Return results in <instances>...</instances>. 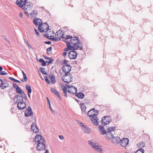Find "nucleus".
<instances>
[{
	"mask_svg": "<svg viewBox=\"0 0 153 153\" xmlns=\"http://www.w3.org/2000/svg\"><path fill=\"white\" fill-rule=\"evenodd\" d=\"M34 30H35V32H36V33L37 36L38 37L39 36V33L38 32L37 30L35 28L34 29Z\"/></svg>",
	"mask_w": 153,
	"mask_h": 153,
	"instance_id": "nucleus-48",
	"label": "nucleus"
},
{
	"mask_svg": "<svg viewBox=\"0 0 153 153\" xmlns=\"http://www.w3.org/2000/svg\"><path fill=\"white\" fill-rule=\"evenodd\" d=\"M52 48L51 47H49L46 50L47 53L49 55H50L51 54V50Z\"/></svg>",
	"mask_w": 153,
	"mask_h": 153,
	"instance_id": "nucleus-35",
	"label": "nucleus"
},
{
	"mask_svg": "<svg viewBox=\"0 0 153 153\" xmlns=\"http://www.w3.org/2000/svg\"><path fill=\"white\" fill-rule=\"evenodd\" d=\"M43 57L44 58L46 59H50V58L47 57V56L43 55Z\"/></svg>",
	"mask_w": 153,
	"mask_h": 153,
	"instance_id": "nucleus-61",
	"label": "nucleus"
},
{
	"mask_svg": "<svg viewBox=\"0 0 153 153\" xmlns=\"http://www.w3.org/2000/svg\"><path fill=\"white\" fill-rule=\"evenodd\" d=\"M129 142V139L127 138H123L120 140V145L123 147H126L128 144Z\"/></svg>",
	"mask_w": 153,
	"mask_h": 153,
	"instance_id": "nucleus-6",
	"label": "nucleus"
},
{
	"mask_svg": "<svg viewBox=\"0 0 153 153\" xmlns=\"http://www.w3.org/2000/svg\"><path fill=\"white\" fill-rule=\"evenodd\" d=\"M20 1L23 3L25 5L27 3L26 0H20Z\"/></svg>",
	"mask_w": 153,
	"mask_h": 153,
	"instance_id": "nucleus-47",
	"label": "nucleus"
},
{
	"mask_svg": "<svg viewBox=\"0 0 153 153\" xmlns=\"http://www.w3.org/2000/svg\"><path fill=\"white\" fill-rule=\"evenodd\" d=\"M50 39L51 40L53 41L56 42H57L58 41L60 40V39H59L58 38V37H57V38H55V37H53V38H50Z\"/></svg>",
	"mask_w": 153,
	"mask_h": 153,
	"instance_id": "nucleus-42",
	"label": "nucleus"
},
{
	"mask_svg": "<svg viewBox=\"0 0 153 153\" xmlns=\"http://www.w3.org/2000/svg\"><path fill=\"white\" fill-rule=\"evenodd\" d=\"M16 4L19 7H20L21 8H22V9H24V5H25V4H24L23 3H22V2H20L18 0H17L16 2Z\"/></svg>",
	"mask_w": 153,
	"mask_h": 153,
	"instance_id": "nucleus-27",
	"label": "nucleus"
},
{
	"mask_svg": "<svg viewBox=\"0 0 153 153\" xmlns=\"http://www.w3.org/2000/svg\"><path fill=\"white\" fill-rule=\"evenodd\" d=\"M25 39V43L27 44V45L30 48H32L31 46L29 44L28 41H26L25 39Z\"/></svg>",
	"mask_w": 153,
	"mask_h": 153,
	"instance_id": "nucleus-46",
	"label": "nucleus"
},
{
	"mask_svg": "<svg viewBox=\"0 0 153 153\" xmlns=\"http://www.w3.org/2000/svg\"><path fill=\"white\" fill-rule=\"evenodd\" d=\"M45 44L49 45V44H51V42L50 41H47V42H45Z\"/></svg>",
	"mask_w": 153,
	"mask_h": 153,
	"instance_id": "nucleus-64",
	"label": "nucleus"
},
{
	"mask_svg": "<svg viewBox=\"0 0 153 153\" xmlns=\"http://www.w3.org/2000/svg\"><path fill=\"white\" fill-rule=\"evenodd\" d=\"M8 74L4 71H1L0 72V75H5Z\"/></svg>",
	"mask_w": 153,
	"mask_h": 153,
	"instance_id": "nucleus-41",
	"label": "nucleus"
},
{
	"mask_svg": "<svg viewBox=\"0 0 153 153\" xmlns=\"http://www.w3.org/2000/svg\"><path fill=\"white\" fill-rule=\"evenodd\" d=\"M51 91L52 92L54 93L55 94L57 95L58 97L60 99H61V97L59 95V92L57 90L53 88H51Z\"/></svg>",
	"mask_w": 153,
	"mask_h": 153,
	"instance_id": "nucleus-21",
	"label": "nucleus"
},
{
	"mask_svg": "<svg viewBox=\"0 0 153 153\" xmlns=\"http://www.w3.org/2000/svg\"><path fill=\"white\" fill-rule=\"evenodd\" d=\"M3 84V81L1 79H0V87L1 88L2 85Z\"/></svg>",
	"mask_w": 153,
	"mask_h": 153,
	"instance_id": "nucleus-58",
	"label": "nucleus"
},
{
	"mask_svg": "<svg viewBox=\"0 0 153 153\" xmlns=\"http://www.w3.org/2000/svg\"><path fill=\"white\" fill-rule=\"evenodd\" d=\"M76 95L77 97L80 99H82L84 97V94L81 92L77 93Z\"/></svg>",
	"mask_w": 153,
	"mask_h": 153,
	"instance_id": "nucleus-29",
	"label": "nucleus"
},
{
	"mask_svg": "<svg viewBox=\"0 0 153 153\" xmlns=\"http://www.w3.org/2000/svg\"><path fill=\"white\" fill-rule=\"evenodd\" d=\"M69 50H76L78 48V46H72L70 45L68 46Z\"/></svg>",
	"mask_w": 153,
	"mask_h": 153,
	"instance_id": "nucleus-26",
	"label": "nucleus"
},
{
	"mask_svg": "<svg viewBox=\"0 0 153 153\" xmlns=\"http://www.w3.org/2000/svg\"><path fill=\"white\" fill-rule=\"evenodd\" d=\"M68 55L70 59H75L77 57V53L75 51H72L69 53Z\"/></svg>",
	"mask_w": 153,
	"mask_h": 153,
	"instance_id": "nucleus-11",
	"label": "nucleus"
},
{
	"mask_svg": "<svg viewBox=\"0 0 153 153\" xmlns=\"http://www.w3.org/2000/svg\"><path fill=\"white\" fill-rule=\"evenodd\" d=\"M33 114L32 109L30 106H29L25 112V115L26 117L31 116Z\"/></svg>",
	"mask_w": 153,
	"mask_h": 153,
	"instance_id": "nucleus-12",
	"label": "nucleus"
},
{
	"mask_svg": "<svg viewBox=\"0 0 153 153\" xmlns=\"http://www.w3.org/2000/svg\"><path fill=\"white\" fill-rule=\"evenodd\" d=\"M21 96L22 97V99L24 98V99L26 100L27 99V97L26 96V94H25L24 92L22 94H21Z\"/></svg>",
	"mask_w": 153,
	"mask_h": 153,
	"instance_id": "nucleus-44",
	"label": "nucleus"
},
{
	"mask_svg": "<svg viewBox=\"0 0 153 153\" xmlns=\"http://www.w3.org/2000/svg\"><path fill=\"white\" fill-rule=\"evenodd\" d=\"M47 100L49 104V106L51 105V104H50V102L49 100L48 97H47Z\"/></svg>",
	"mask_w": 153,
	"mask_h": 153,
	"instance_id": "nucleus-63",
	"label": "nucleus"
},
{
	"mask_svg": "<svg viewBox=\"0 0 153 153\" xmlns=\"http://www.w3.org/2000/svg\"><path fill=\"white\" fill-rule=\"evenodd\" d=\"M26 106V105L24 102H18L17 103V107L19 110H22L25 108Z\"/></svg>",
	"mask_w": 153,
	"mask_h": 153,
	"instance_id": "nucleus-13",
	"label": "nucleus"
},
{
	"mask_svg": "<svg viewBox=\"0 0 153 153\" xmlns=\"http://www.w3.org/2000/svg\"><path fill=\"white\" fill-rule=\"evenodd\" d=\"M81 107L82 111L83 112H85L86 111V107L84 103L81 104Z\"/></svg>",
	"mask_w": 153,
	"mask_h": 153,
	"instance_id": "nucleus-28",
	"label": "nucleus"
},
{
	"mask_svg": "<svg viewBox=\"0 0 153 153\" xmlns=\"http://www.w3.org/2000/svg\"><path fill=\"white\" fill-rule=\"evenodd\" d=\"M78 124L80 126L82 127H83L84 126V125L82 123L79 122L78 123Z\"/></svg>",
	"mask_w": 153,
	"mask_h": 153,
	"instance_id": "nucleus-59",
	"label": "nucleus"
},
{
	"mask_svg": "<svg viewBox=\"0 0 153 153\" xmlns=\"http://www.w3.org/2000/svg\"><path fill=\"white\" fill-rule=\"evenodd\" d=\"M88 144L92 147L95 149L96 150H98V151L100 152L101 151V148H98L100 146H98L97 143H94V142H93L92 140H90L88 141Z\"/></svg>",
	"mask_w": 153,
	"mask_h": 153,
	"instance_id": "nucleus-5",
	"label": "nucleus"
},
{
	"mask_svg": "<svg viewBox=\"0 0 153 153\" xmlns=\"http://www.w3.org/2000/svg\"><path fill=\"white\" fill-rule=\"evenodd\" d=\"M26 88L27 90V92L29 93H31L32 92V89L31 87L29 85H26Z\"/></svg>",
	"mask_w": 153,
	"mask_h": 153,
	"instance_id": "nucleus-33",
	"label": "nucleus"
},
{
	"mask_svg": "<svg viewBox=\"0 0 153 153\" xmlns=\"http://www.w3.org/2000/svg\"><path fill=\"white\" fill-rule=\"evenodd\" d=\"M71 44L74 46H78V48H79L80 50H82L83 49L82 47H80V44L79 41L77 37H74L71 39Z\"/></svg>",
	"mask_w": 153,
	"mask_h": 153,
	"instance_id": "nucleus-2",
	"label": "nucleus"
},
{
	"mask_svg": "<svg viewBox=\"0 0 153 153\" xmlns=\"http://www.w3.org/2000/svg\"><path fill=\"white\" fill-rule=\"evenodd\" d=\"M145 145V143L143 142L140 143L138 144V146L140 149H142V148L144 147Z\"/></svg>",
	"mask_w": 153,
	"mask_h": 153,
	"instance_id": "nucleus-32",
	"label": "nucleus"
},
{
	"mask_svg": "<svg viewBox=\"0 0 153 153\" xmlns=\"http://www.w3.org/2000/svg\"><path fill=\"white\" fill-rule=\"evenodd\" d=\"M111 121V117L109 116H107L102 118L101 123L102 125H105L108 124Z\"/></svg>",
	"mask_w": 153,
	"mask_h": 153,
	"instance_id": "nucleus-4",
	"label": "nucleus"
},
{
	"mask_svg": "<svg viewBox=\"0 0 153 153\" xmlns=\"http://www.w3.org/2000/svg\"><path fill=\"white\" fill-rule=\"evenodd\" d=\"M90 119L94 125L95 126H97L99 125V119L96 116L92 117V115L90 116Z\"/></svg>",
	"mask_w": 153,
	"mask_h": 153,
	"instance_id": "nucleus-9",
	"label": "nucleus"
},
{
	"mask_svg": "<svg viewBox=\"0 0 153 153\" xmlns=\"http://www.w3.org/2000/svg\"><path fill=\"white\" fill-rule=\"evenodd\" d=\"M49 108L51 112V113L52 114H54L55 113V112H54V111L52 109L51 107V105L49 106Z\"/></svg>",
	"mask_w": 153,
	"mask_h": 153,
	"instance_id": "nucleus-53",
	"label": "nucleus"
},
{
	"mask_svg": "<svg viewBox=\"0 0 153 153\" xmlns=\"http://www.w3.org/2000/svg\"><path fill=\"white\" fill-rule=\"evenodd\" d=\"M115 129V127H111L108 128L107 131L108 132H111V131H114Z\"/></svg>",
	"mask_w": 153,
	"mask_h": 153,
	"instance_id": "nucleus-36",
	"label": "nucleus"
},
{
	"mask_svg": "<svg viewBox=\"0 0 153 153\" xmlns=\"http://www.w3.org/2000/svg\"><path fill=\"white\" fill-rule=\"evenodd\" d=\"M2 37L6 41L8 42L9 43H10V41L7 38H6L5 36H2Z\"/></svg>",
	"mask_w": 153,
	"mask_h": 153,
	"instance_id": "nucleus-56",
	"label": "nucleus"
},
{
	"mask_svg": "<svg viewBox=\"0 0 153 153\" xmlns=\"http://www.w3.org/2000/svg\"><path fill=\"white\" fill-rule=\"evenodd\" d=\"M38 14V11L36 10H33L30 13V16L33 17H36Z\"/></svg>",
	"mask_w": 153,
	"mask_h": 153,
	"instance_id": "nucleus-24",
	"label": "nucleus"
},
{
	"mask_svg": "<svg viewBox=\"0 0 153 153\" xmlns=\"http://www.w3.org/2000/svg\"><path fill=\"white\" fill-rule=\"evenodd\" d=\"M49 78L52 84H54L56 82L55 76L53 75H51L49 76Z\"/></svg>",
	"mask_w": 153,
	"mask_h": 153,
	"instance_id": "nucleus-25",
	"label": "nucleus"
},
{
	"mask_svg": "<svg viewBox=\"0 0 153 153\" xmlns=\"http://www.w3.org/2000/svg\"><path fill=\"white\" fill-rule=\"evenodd\" d=\"M73 37L71 36H68L67 35L66 36L65 38L66 39H71V38H72Z\"/></svg>",
	"mask_w": 153,
	"mask_h": 153,
	"instance_id": "nucleus-54",
	"label": "nucleus"
},
{
	"mask_svg": "<svg viewBox=\"0 0 153 153\" xmlns=\"http://www.w3.org/2000/svg\"><path fill=\"white\" fill-rule=\"evenodd\" d=\"M62 69L65 74H68L71 71V67L69 65L65 64L63 66Z\"/></svg>",
	"mask_w": 153,
	"mask_h": 153,
	"instance_id": "nucleus-7",
	"label": "nucleus"
},
{
	"mask_svg": "<svg viewBox=\"0 0 153 153\" xmlns=\"http://www.w3.org/2000/svg\"><path fill=\"white\" fill-rule=\"evenodd\" d=\"M98 114L97 111L95 110L94 108H92L88 111L87 114L90 118V115H92V117L97 116Z\"/></svg>",
	"mask_w": 153,
	"mask_h": 153,
	"instance_id": "nucleus-8",
	"label": "nucleus"
},
{
	"mask_svg": "<svg viewBox=\"0 0 153 153\" xmlns=\"http://www.w3.org/2000/svg\"><path fill=\"white\" fill-rule=\"evenodd\" d=\"M41 140L43 142H45V140L42 136L38 135H36L35 137L34 141L36 143H39Z\"/></svg>",
	"mask_w": 153,
	"mask_h": 153,
	"instance_id": "nucleus-10",
	"label": "nucleus"
},
{
	"mask_svg": "<svg viewBox=\"0 0 153 153\" xmlns=\"http://www.w3.org/2000/svg\"><path fill=\"white\" fill-rule=\"evenodd\" d=\"M46 61L45 62L44 60L43 62H42V66L44 67L46 65Z\"/></svg>",
	"mask_w": 153,
	"mask_h": 153,
	"instance_id": "nucleus-55",
	"label": "nucleus"
},
{
	"mask_svg": "<svg viewBox=\"0 0 153 153\" xmlns=\"http://www.w3.org/2000/svg\"><path fill=\"white\" fill-rule=\"evenodd\" d=\"M65 43H66V44H67V46L71 44V42H68V41H65Z\"/></svg>",
	"mask_w": 153,
	"mask_h": 153,
	"instance_id": "nucleus-57",
	"label": "nucleus"
},
{
	"mask_svg": "<svg viewBox=\"0 0 153 153\" xmlns=\"http://www.w3.org/2000/svg\"><path fill=\"white\" fill-rule=\"evenodd\" d=\"M23 78L21 80L22 82H26L27 80V78L26 74H24Z\"/></svg>",
	"mask_w": 153,
	"mask_h": 153,
	"instance_id": "nucleus-34",
	"label": "nucleus"
},
{
	"mask_svg": "<svg viewBox=\"0 0 153 153\" xmlns=\"http://www.w3.org/2000/svg\"><path fill=\"white\" fill-rule=\"evenodd\" d=\"M37 126L36 125L35 123H33L31 127V129H32L33 130L34 129V128H36Z\"/></svg>",
	"mask_w": 153,
	"mask_h": 153,
	"instance_id": "nucleus-40",
	"label": "nucleus"
},
{
	"mask_svg": "<svg viewBox=\"0 0 153 153\" xmlns=\"http://www.w3.org/2000/svg\"><path fill=\"white\" fill-rule=\"evenodd\" d=\"M9 79H10V80H12L14 82H19V83L20 82L19 81L17 80H16V79L12 78V77H9Z\"/></svg>",
	"mask_w": 153,
	"mask_h": 153,
	"instance_id": "nucleus-38",
	"label": "nucleus"
},
{
	"mask_svg": "<svg viewBox=\"0 0 153 153\" xmlns=\"http://www.w3.org/2000/svg\"><path fill=\"white\" fill-rule=\"evenodd\" d=\"M55 36H57L58 38L59 39H60L63 36L62 31V30H59L56 33Z\"/></svg>",
	"mask_w": 153,
	"mask_h": 153,
	"instance_id": "nucleus-19",
	"label": "nucleus"
},
{
	"mask_svg": "<svg viewBox=\"0 0 153 153\" xmlns=\"http://www.w3.org/2000/svg\"><path fill=\"white\" fill-rule=\"evenodd\" d=\"M82 128L85 133L87 134L89 133L91 131V130L90 128L87 126H85L82 127Z\"/></svg>",
	"mask_w": 153,
	"mask_h": 153,
	"instance_id": "nucleus-20",
	"label": "nucleus"
},
{
	"mask_svg": "<svg viewBox=\"0 0 153 153\" xmlns=\"http://www.w3.org/2000/svg\"><path fill=\"white\" fill-rule=\"evenodd\" d=\"M44 78L46 83L48 84H50V82L49 80L48 79L47 77L46 76H45L44 77Z\"/></svg>",
	"mask_w": 153,
	"mask_h": 153,
	"instance_id": "nucleus-43",
	"label": "nucleus"
},
{
	"mask_svg": "<svg viewBox=\"0 0 153 153\" xmlns=\"http://www.w3.org/2000/svg\"><path fill=\"white\" fill-rule=\"evenodd\" d=\"M24 7V10H26L27 11H29L32 9L33 8V4L32 3H27Z\"/></svg>",
	"mask_w": 153,
	"mask_h": 153,
	"instance_id": "nucleus-15",
	"label": "nucleus"
},
{
	"mask_svg": "<svg viewBox=\"0 0 153 153\" xmlns=\"http://www.w3.org/2000/svg\"><path fill=\"white\" fill-rule=\"evenodd\" d=\"M33 130V132L37 133L39 131V129L37 126L36 127V128H34Z\"/></svg>",
	"mask_w": 153,
	"mask_h": 153,
	"instance_id": "nucleus-45",
	"label": "nucleus"
},
{
	"mask_svg": "<svg viewBox=\"0 0 153 153\" xmlns=\"http://www.w3.org/2000/svg\"><path fill=\"white\" fill-rule=\"evenodd\" d=\"M13 86L14 88H16H16H17L18 87L19 88V86L15 83H13Z\"/></svg>",
	"mask_w": 153,
	"mask_h": 153,
	"instance_id": "nucleus-51",
	"label": "nucleus"
},
{
	"mask_svg": "<svg viewBox=\"0 0 153 153\" xmlns=\"http://www.w3.org/2000/svg\"><path fill=\"white\" fill-rule=\"evenodd\" d=\"M62 80L64 82L69 83L73 80V76L70 73L65 74L62 76Z\"/></svg>",
	"mask_w": 153,
	"mask_h": 153,
	"instance_id": "nucleus-3",
	"label": "nucleus"
},
{
	"mask_svg": "<svg viewBox=\"0 0 153 153\" xmlns=\"http://www.w3.org/2000/svg\"><path fill=\"white\" fill-rule=\"evenodd\" d=\"M15 99L17 100V101H19L18 102H23L24 101H23L22 97L20 95H16L15 97Z\"/></svg>",
	"mask_w": 153,
	"mask_h": 153,
	"instance_id": "nucleus-23",
	"label": "nucleus"
},
{
	"mask_svg": "<svg viewBox=\"0 0 153 153\" xmlns=\"http://www.w3.org/2000/svg\"><path fill=\"white\" fill-rule=\"evenodd\" d=\"M63 91H67V88L65 86L61 87Z\"/></svg>",
	"mask_w": 153,
	"mask_h": 153,
	"instance_id": "nucleus-49",
	"label": "nucleus"
},
{
	"mask_svg": "<svg viewBox=\"0 0 153 153\" xmlns=\"http://www.w3.org/2000/svg\"><path fill=\"white\" fill-rule=\"evenodd\" d=\"M16 91L18 94L20 95L22 94L24 92L19 87L16 88Z\"/></svg>",
	"mask_w": 153,
	"mask_h": 153,
	"instance_id": "nucleus-31",
	"label": "nucleus"
},
{
	"mask_svg": "<svg viewBox=\"0 0 153 153\" xmlns=\"http://www.w3.org/2000/svg\"><path fill=\"white\" fill-rule=\"evenodd\" d=\"M90 102V100L89 99L84 100H83V102L85 103L88 104Z\"/></svg>",
	"mask_w": 153,
	"mask_h": 153,
	"instance_id": "nucleus-50",
	"label": "nucleus"
},
{
	"mask_svg": "<svg viewBox=\"0 0 153 153\" xmlns=\"http://www.w3.org/2000/svg\"><path fill=\"white\" fill-rule=\"evenodd\" d=\"M45 25L44 26H45V27H46V28L45 29V30H47V29H48V25L47 24H46V23L44 24Z\"/></svg>",
	"mask_w": 153,
	"mask_h": 153,
	"instance_id": "nucleus-62",
	"label": "nucleus"
},
{
	"mask_svg": "<svg viewBox=\"0 0 153 153\" xmlns=\"http://www.w3.org/2000/svg\"><path fill=\"white\" fill-rule=\"evenodd\" d=\"M45 68L41 67L40 68V70L44 74L47 75V74L46 73V71L44 70Z\"/></svg>",
	"mask_w": 153,
	"mask_h": 153,
	"instance_id": "nucleus-37",
	"label": "nucleus"
},
{
	"mask_svg": "<svg viewBox=\"0 0 153 153\" xmlns=\"http://www.w3.org/2000/svg\"><path fill=\"white\" fill-rule=\"evenodd\" d=\"M49 60H50L49 61H46V63H48V65L51 64L53 60V59H51Z\"/></svg>",
	"mask_w": 153,
	"mask_h": 153,
	"instance_id": "nucleus-52",
	"label": "nucleus"
},
{
	"mask_svg": "<svg viewBox=\"0 0 153 153\" xmlns=\"http://www.w3.org/2000/svg\"><path fill=\"white\" fill-rule=\"evenodd\" d=\"M99 128V131L102 135H104L106 133V131L105 130L103 126L100 125Z\"/></svg>",
	"mask_w": 153,
	"mask_h": 153,
	"instance_id": "nucleus-18",
	"label": "nucleus"
},
{
	"mask_svg": "<svg viewBox=\"0 0 153 153\" xmlns=\"http://www.w3.org/2000/svg\"><path fill=\"white\" fill-rule=\"evenodd\" d=\"M112 142L115 144H117L118 143H120V137H112Z\"/></svg>",
	"mask_w": 153,
	"mask_h": 153,
	"instance_id": "nucleus-16",
	"label": "nucleus"
},
{
	"mask_svg": "<svg viewBox=\"0 0 153 153\" xmlns=\"http://www.w3.org/2000/svg\"><path fill=\"white\" fill-rule=\"evenodd\" d=\"M113 134L111 132H108L106 134L105 138L110 140L113 137Z\"/></svg>",
	"mask_w": 153,
	"mask_h": 153,
	"instance_id": "nucleus-22",
	"label": "nucleus"
},
{
	"mask_svg": "<svg viewBox=\"0 0 153 153\" xmlns=\"http://www.w3.org/2000/svg\"><path fill=\"white\" fill-rule=\"evenodd\" d=\"M72 88L67 91L68 93L70 94H75L77 91V89L73 85H71Z\"/></svg>",
	"mask_w": 153,
	"mask_h": 153,
	"instance_id": "nucleus-17",
	"label": "nucleus"
},
{
	"mask_svg": "<svg viewBox=\"0 0 153 153\" xmlns=\"http://www.w3.org/2000/svg\"><path fill=\"white\" fill-rule=\"evenodd\" d=\"M8 87H9V84L7 82H3V84L2 85L1 89H4Z\"/></svg>",
	"mask_w": 153,
	"mask_h": 153,
	"instance_id": "nucleus-30",
	"label": "nucleus"
},
{
	"mask_svg": "<svg viewBox=\"0 0 153 153\" xmlns=\"http://www.w3.org/2000/svg\"><path fill=\"white\" fill-rule=\"evenodd\" d=\"M144 150L143 149H138L135 153H144Z\"/></svg>",
	"mask_w": 153,
	"mask_h": 153,
	"instance_id": "nucleus-39",
	"label": "nucleus"
},
{
	"mask_svg": "<svg viewBox=\"0 0 153 153\" xmlns=\"http://www.w3.org/2000/svg\"><path fill=\"white\" fill-rule=\"evenodd\" d=\"M24 13H25V14L26 15H27V16H29V13H28V12H27V10H25L24 11Z\"/></svg>",
	"mask_w": 153,
	"mask_h": 153,
	"instance_id": "nucleus-60",
	"label": "nucleus"
},
{
	"mask_svg": "<svg viewBox=\"0 0 153 153\" xmlns=\"http://www.w3.org/2000/svg\"><path fill=\"white\" fill-rule=\"evenodd\" d=\"M33 22L35 25H38V30L40 32H45L44 27H43L44 25L42 24V21L41 19H39L35 18L33 19Z\"/></svg>",
	"mask_w": 153,
	"mask_h": 153,
	"instance_id": "nucleus-1",
	"label": "nucleus"
},
{
	"mask_svg": "<svg viewBox=\"0 0 153 153\" xmlns=\"http://www.w3.org/2000/svg\"><path fill=\"white\" fill-rule=\"evenodd\" d=\"M45 147V145L43 142H40L37 144L36 148L39 151L42 150L44 149Z\"/></svg>",
	"mask_w": 153,
	"mask_h": 153,
	"instance_id": "nucleus-14",
	"label": "nucleus"
}]
</instances>
